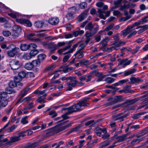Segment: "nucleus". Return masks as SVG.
I'll return each mask as SVG.
<instances>
[{"label": "nucleus", "instance_id": "nucleus-1", "mask_svg": "<svg viewBox=\"0 0 148 148\" xmlns=\"http://www.w3.org/2000/svg\"><path fill=\"white\" fill-rule=\"evenodd\" d=\"M88 105V103L84 101H81L66 109L68 110V114H71L77 111L82 110V107L86 106Z\"/></svg>", "mask_w": 148, "mask_h": 148}, {"label": "nucleus", "instance_id": "nucleus-2", "mask_svg": "<svg viewBox=\"0 0 148 148\" xmlns=\"http://www.w3.org/2000/svg\"><path fill=\"white\" fill-rule=\"evenodd\" d=\"M7 49H9L7 51V55L11 57H14L19 50V48L16 47L14 45H9L7 47Z\"/></svg>", "mask_w": 148, "mask_h": 148}, {"label": "nucleus", "instance_id": "nucleus-3", "mask_svg": "<svg viewBox=\"0 0 148 148\" xmlns=\"http://www.w3.org/2000/svg\"><path fill=\"white\" fill-rule=\"evenodd\" d=\"M75 77H73V78L70 80V82L66 83L67 89L66 90L71 91L72 90V88L75 87L78 83V81L75 79Z\"/></svg>", "mask_w": 148, "mask_h": 148}, {"label": "nucleus", "instance_id": "nucleus-4", "mask_svg": "<svg viewBox=\"0 0 148 148\" xmlns=\"http://www.w3.org/2000/svg\"><path fill=\"white\" fill-rule=\"evenodd\" d=\"M72 123H70L66 125H60L56 126L54 128V132L56 133H58L66 128L71 126Z\"/></svg>", "mask_w": 148, "mask_h": 148}, {"label": "nucleus", "instance_id": "nucleus-5", "mask_svg": "<svg viewBox=\"0 0 148 148\" xmlns=\"http://www.w3.org/2000/svg\"><path fill=\"white\" fill-rule=\"evenodd\" d=\"M9 65L12 69L16 70L20 67V64L18 61L13 59L10 62Z\"/></svg>", "mask_w": 148, "mask_h": 148}, {"label": "nucleus", "instance_id": "nucleus-6", "mask_svg": "<svg viewBox=\"0 0 148 148\" xmlns=\"http://www.w3.org/2000/svg\"><path fill=\"white\" fill-rule=\"evenodd\" d=\"M98 13H99V16L101 18L105 19L106 17L110 16V11H108L106 12L104 10L101 9H98Z\"/></svg>", "mask_w": 148, "mask_h": 148}, {"label": "nucleus", "instance_id": "nucleus-7", "mask_svg": "<svg viewBox=\"0 0 148 148\" xmlns=\"http://www.w3.org/2000/svg\"><path fill=\"white\" fill-rule=\"evenodd\" d=\"M3 94H0V109L5 107L8 104V101L4 97Z\"/></svg>", "mask_w": 148, "mask_h": 148}, {"label": "nucleus", "instance_id": "nucleus-8", "mask_svg": "<svg viewBox=\"0 0 148 148\" xmlns=\"http://www.w3.org/2000/svg\"><path fill=\"white\" fill-rule=\"evenodd\" d=\"M21 28L18 25H15L13 27L12 35L15 37L18 36L19 34L21 32Z\"/></svg>", "mask_w": 148, "mask_h": 148}, {"label": "nucleus", "instance_id": "nucleus-9", "mask_svg": "<svg viewBox=\"0 0 148 148\" xmlns=\"http://www.w3.org/2000/svg\"><path fill=\"white\" fill-rule=\"evenodd\" d=\"M112 101L109 103V105H112L115 103L123 101L122 96L119 95L115 96L114 98H112Z\"/></svg>", "mask_w": 148, "mask_h": 148}, {"label": "nucleus", "instance_id": "nucleus-10", "mask_svg": "<svg viewBox=\"0 0 148 148\" xmlns=\"http://www.w3.org/2000/svg\"><path fill=\"white\" fill-rule=\"evenodd\" d=\"M20 139L18 136H14L11 137L10 138V140L6 143V145L8 146H11L14 143L19 140Z\"/></svg>", "mask_w": 148, "mask_h": 148}, {"label": "nucleus", "instance_id": "nucleus-11", "mask_svg": "<svg viewBox=\"0 0 148 148\" xmlns=\"http://www.w3.org/2000/svg\"><path fill=\"white\" fill-rule=\"evenodd\" d=\"M130 27L128 26L126 29L121 32V35L123 37L125 36L128 33L132 31V29Z\"/></svg>", "mask_w": 148, "mask_h": 148}, {"label": "nucleus", "instance_id": "nucleus-12", "mask_svg": "<svg viewBox=\"0 0 148 148\" xmlns=\"http://www.w3.org/2000/svg\"><path fill=\"white\" fill-rule=\"evenodd\" d=\"M59 22V19L57 17L52 18L48 20L49 23L51 25H54L57 24Z\"/></svg>", "mask_w": 148, "mask_h": 148}, {"label": "nucleus", "instance_id": "nucleus-13", "mask_svg": "<svg viewBox=\"0 0 148 148\" xmlns=\"http://www.w3.org/2000/svg\"><path fill=\"white\" fill-rule=\"evenodd\" d=\"M139 28H140L141 29L138 31V34L142 33L146 30L148 28V25H145L143 26H139L137 27L136 29H138Z\"/></svg>", "mask_w": 148, "mask_h": 148}, {"label": "nucleus", "instance_id": "nucleus-14", "mask_svg": "<svg viewBox=\"0 0 148 148\" xmlns=\"http://www.w3.org/2000/svg\"><path fill=\"white\" fill-rule=\"evenodd\" d=\"M125 43H123L122 41H120L119 43H117L116 44L114 45L113 46L110 47V49L112 50H117L119 49V47L121 45L123 44V45Z\"/></svg>", "mask_w": 148, "mask_h": 148}, {"label": "nucleus", "instance_id": "nucleus-15", "mask_svg": "<svg viewBox=\"0 0 148 148\" xmlns=\"http://www.w3.org/2000/svg\"><path fill=\"white\" fill-rule=\"evenodd\" d=\"M45 90L39 91L36 90L34 92V93L35 94H38L41 96L46 97L47 95L46 93H45Z\"/></svg>", "mask_w": 148, "mask_h": 148}, {"label": "nucleus", "instance_id": "nucleus-16", "mask_svg": "<svg viewBox=\"0 0 148 148\" xmlns=\"http://www.w3.org/2000/svg\"><path fill=\"white\" fill-rule=\"evenodd\" d=\"M131 62V60H122L120 62L121 64L122 65L123 67H124L127 65H128Z\"/></svg>", "mask_w": 148, "mask_h": 148}, {"label": "nucleus", "instance_id": "nucleus-17", "mask_svg": "<svg viewBox=\"0 0 148 148\" xmlns=\"http://www.w3.org/2000/svg\"><path fill=\"white\" fill-rule=\"evenodd\" d=\"M130 80L132 83H139V82L143 81V80L139 78H136L135 77H131Z\"/></svg>", "mask_w": 148, "mask_h": 148}, {"label": "nucleus", "instance_id": "nucleus-18", "mask_svg": "<svg viewBox=\"0 0 148 148\" xmlns=\"http://www.w3.org/2000/svg\"><path fill=\"white\" fill-rule=\"evenodd\" d=\"M20 48L21 50L23 51H25L29 49V44H21Z\"/></svg>", "mask_w": 148, "mask_h": 148}, {"label": "nucleus", "instance_id": "nucleus-19", "mask_svg": "<svg viewBox=\"0 0 148 148\" xmlns=\"http://www.w3.org/2000/svg\"><path fill=\"white\" fill-rule=\"evenodd\" d=\"M74 55L75 56H77V58L79 59L82 57L84 56V54L83 52L82 51L81 49H79L77 51Z\"/></svg>", "mask_w": 148, "mask_h": 148}, {"label": "nucleus", "instance_id": "nucleus-20", "mask_svg": "<svg viewBox=\"0 0 148 148\" xmlns=\"http://www.w3.org/2000/svg\"><path fill=\"white\" fill-rule=\"evenodd\" d=\"M71 46V45H69L63 49H59L58 50L57 52L60 54H62L63 52L69 48Z\"/></svg>", "mask_w": 148, "mask_h": 148}, {"label": "nucleus", "instance_id": "nucleus-21", "mask_svg": "<svg viewBox=\"0 0 148 148\" xmlns=\"http://www.w3.org/2000/svg\"><path fill=\"white\" fill-rule=\"evenodd\" d=\"M8 14L13 18H16L20 16V14L17 12H13L11 13H9Z\"/></svg>", "mask_w": 148, "mask_h": 148}, {"label": "nucleus", "instance_id": "nucleus-22", "mask_svg": "<svg viewBox=\"0 0 148 148\" xmlns=\"http://www.w3.org/2000/svg\"><path fill=\"white\" fill-rule=\"evenodd\" d=\"M32 62L34 68L39 66L40 64V61L38 59L33 60Z\"/></svg>", "mask_w": 148, "mask_h": 148}, {"label": "nucleus", "instance_id": "nucleus-23", "mask_svg": "<svg viewBox=\"0 0 148 148\" xmlns=\"http://www.w3.org/2000/svg\"><path fill=\"white\" fill-rule=\"evenodd\" d=\"M38 144L37 143L35 142L33 143L28 144L25 148H34L36 147Z\"/></svg>", "mask_w": 148, "mask_h": 148}, {"label": "nucleus", "instance_id": "nucleus-24", "mask_svg": "<svg viewBox=\"0 0 148 148\" xmlns=\"http://www.w3.org/2000/svg\"><path fill=\"white\" fill-rule=\"evenodd\" d=\"M22 58L25 60H28L31 59V57L29 53H25L22 56Z\"/></svg>", "mask_w": 148, "mask_h": 148}, {"label": "nucleus", "instance_id": "nucleus-25", "mask_svg": "<svg viewBox=\"0 0 148 148\" xmlns=\"http://www.w3.org/2000/svg\"><path fill=\"white\" fill-rule=\"evenodd\" d=\"M38 53V50L37 49H34L31 50L29 52L31 57L36 56Z\"/></svg>", "mask_w": 148, "mask_h": 148}, {"label": "nucleus", "instance_id": "nucleus-26", "mask_svg": "<svg viewBox=\"0 0 148 148\" xmlns=\"http://www.w3.org/2000/svg\"><path fill=\"white\" fill-rule=\"evenodd\" d=\"M115 79L111 77H108L105 79L104 81L108 84H111L114 82Z\"/></svg>", "mask_w": 148, "mask_h": 148}, {"label": "nucleus", "instance_id": "nucleus-27", "mask_svg": "<svg viewBox=\"0 0 148 148\" xmlns=\"http://www.w3.org/2000/svg\"><path fill=\"white\" fill-rule=\"evenodd\" d=\"M25 68L26 69L31 70L34 68L32 62L27 63L25 66Z\"/></svg>", "mask_w": 148, "mask_h": 148}, {"label": "nucleus", "instance_id": "nucleus-28", "mask_svg": "<svg viewBox=\"0 0 148 148\" xmlns=\"http://www.w3.org/2000/svg\"><path fill=\"white\" fill-rule=\"evenodd\" d=\"M46 57V55L44 54H41L38 55V60L40 61V62H42L45 59Z\"/></svg>", "mask_w": 148, "mask_h": 148}, {"label": "nucleus", "instance_id": "nucleus-29", "mask_svg": "<svg viewBox=\"0 0 148 148\" xmlns=\"http://www.w3.org/2000/svg\"><path fill=\"white\" fill-rule=\"evenodd\" d=\"M125 0H117L114 2L115 8L118 7L119 5H120L122 2L125 3Z\"/></svg>", "mask_w": 148, "mask_h": 148}, {"label": "nucleus", "instance_id": "nucleus-30", "mask_svg": "<svg viewBox=\"0 0 148 148\" xmlns=\"http://www.w3.org/2000/svg\"><path fill=\"white\" fill-rule=\"evenodd\" d=\"M28 90V89H24L21 91L19 95L21 97V98L24 97L27 94Z\"/></svg>", "mask_w": 148, "mask_h": 148}, {"label": "nucleus", "instance_id": "nucleus-31", "mask_svg": "<svg viewBox=\"0 0 148 148\" xmlns=\"http://www.w3.org/2000/svg\"><path fill=\"white\" fill-rule=\"evenodd\" d=\"M94 28L93 25L90 23H89L86 26L85 29L86 30H91Z\"/></svg>", "mask_w": 148, "mask_h": 148}, {"label": "nucleus", "instance_id": "nucleus-32", "mask_svg": "<svg viewBox=\"0 0 148 148\" xmlns=\"http://www.w3.org/2000/svg\"><path fill=\"white\" fill-rule=\"evenodd\" d=\"M3 135H0V146L2 145V144L3 142H5L8 141V140L7 138H3Z\"/></svg>", "mask_w": 148, "mask_h": 148}, {"label": "nucleus", "instance_id": "nucleus-33", "mask_svg": "<svg viewBox=\"0 0 148 148\" xmlns=\"http://www.w3.org/2000/svg\"><path fill=\"white\" fill-rule=\"evenodd\" d=\"M80 127H76L75 128L69 131L66 133V135H68L73 132L77 131L79 129Z\"/></svg>", "mask_w": 148, "mask_h": 148}, {"label": "nucleus", "instance_id": "nucleus-34", "mask_svg": "<svg viewBox=\"0 0 148 148\" xmlns=\"http://www.w3.org/2000/svg\"><path fill=\"white\" fill-rule=\"evenodd\" d=\"M109 141H105L102 143H101L99 146L101 147V148H103L108 146L109 144Z\"/></svg>", "mask_w": 148, "mask_h": 148}, {"label": "nucleus", "instance_id": "nucleus-35", "mask_svg": "<svg viewBox=\"0 0 148 148\" xmlns=\"http://www.w3.org/2000/svg\"><path fill=\"white\" fill-rule=\"evenodd\" d=\"M124 3H125L123 5H121L120 7L119 10H120L122 11L129 8V5L126 4L125 2Z\"/></svg>", "mask_w": 148, "mask_h": 148}, {"label": "nucleus", "instance_id": "nucleus-36", "mask_svg": "<svg viewBox=\"0 0 148 148\" xmlns=\"http://www.w3.org/2000/svg\"><path fill=\"white\" fill-rule=\"evenodd\" d=\"M17 85V84L14 81H11L9 83V87L12 88L15 87Z\"/></svg>", "mask_w": 148, "mask_h": 148}, {"label": "nucleus", "instance_id": "nucleus-37", "mask_svg": "<svg viewBox=\"0 0 148 148\" xmlns=\"http://www.w3.org/2000/svg\"><path fill=\"white\" fill-rule=\"evenodd\" d=\"M60 71L59 70H58L56 71H55L53 73H55L54 76L51 79V80H53L54 79H56L59 76V74L58 73H57L58 72Z\"/></svg>", "mask_w": 148, "mask_h": 148}, {"label": "nucleus", "instance_id": "nucleus-38", "mask_svg": "<svg viewBox=\"0 0 148 148\" xmlns=\"http://www.w3.org/2000/svg\"><path fill=\"white\" fill-rule=\"evenodd\" d=\"M23 24L29 27H31L32 25L31 22L29 20L26 19H25Z\"/></svg>", "mask_w": 148, "mask_h": 148}, {"label": "nucleus", "instance_id": "nucleus-39", "mask_svg": "<svg viewBox=\"0 0 148 148\" xmlns=\"http://www.w3.org/2000/svg\"><path fill=\"white\" fill-rule=\"evenodd\" d=\"M49 114V115L51 116V117L52 118L55 117L57 115V114L56 112V111L53 110L51 111L50 112Z\"/></svg>", "mask_w": 148, "mask_h": 148}, {"label": "nucleus", "instance_id": "nucleus-40", "mask_svg": "<svg viewBox=\"0 0 148 148\" xmlns=\"http://www.w3.org/2000/svg\"><path fill=\"white\" fill-rule=\"evenodd\" d=\"M127 135L126 134H124V135L119 136V140L117 141V143L120 142H121L124 140L125 139L127 138Z\"/></svg>", "mask_w": 148, "mask_h": 148}, {"label": "nucleus", "instance_id": "nucleus-41", "mask_svg": "<svg viewBox=\"0 0 148 148\" xmlns=\"http://www.w3.org/2000/svg\"><path fill=\"white\" fill-rule=\"evenodd\" d=\"M26 75L25 72L23 71H21L19 72L18 74V76L21 78L25 77L26 76Z\"/></svg>", "mask_w": 148, "mask_h": 148}, {"label": "nucleus", "instance_id": "nucleus-42", "mask_svg": "<svg viewBox=\"0 0 148 148\" xmlns=\"http://www.w3.org/2000/svg\"><path fill=\"white\" fill-rule=\"evenodd\" d=\"M114 24H111L107 27L103 31H101L100 32H103L104 31H108L111 29L113 27Z\"/></svg>", "mask_w": 148, "mask_h": 148}, {"label": "nucleus", "instance_id": "nucleus-43", "mask_svg": "<svg viewBox=\"0 0 148 148\" xmlns=\"http://www.w3.org/2000/svg\"><path fill=\"white\" fill-rule=\"evenodd\" d=\"M45 98H42L40 97H38L36 100L39 103H45L46 102V101L45 100Z\"/></svg>", "mask_w": 148, "mask_h": 148}, {"label": "nucleus", "instance_id": "nucleus-44", "mask_svg": "<svg viewBox=\"0 0 148 148\" xmlns=\"http://www.w3.org/2000/svg\"><path fill=\"white\" fill-rule=\"evenodd\" d=\"M141 21H140V20L138 22H135L133 25H132L131 26H130V27H131L130 28L132 29L134 26H138L140 25V24H142L141 23Z\"/></svg>", "mask_w": 148, "mask_h": 148}, {"label": "nucleus", "instance_id": "nucleus-45", "mask_svg": "<svg viewBox=\"0 0 148 148\" xmlns=\"http://www.w3.org/2000/svg\"><path fill=\"white\" fill-rule=\"evenodd\" d=\"M71 55L70 54H69L68 55L65 56L63 59V61L64 62H65L67 61L71 57Z\"/></svg>", "mask_w": 148, "mask_h": 148}, {"label": "nucleus", "instance_id": "nucleus-46", "mask_svg": "<svg viewBox=\"0 0 148 148\" xmlns=\"http://www.w3.org/2000/svg\"><path fill=\"white\" fill-rule=\"evenodd\" d=\"M27 118V116H25L23 118L21 121V122L23 124H26L28 123V121L26 120Z\"/></svg>", "mask_w": 148, "mask_h": 148}, {"label": "nucleus", "instance_id": "nucleus-47", "mask_svg": "<svg viewBox=\"0 0 148 148\" xmlns=\"http://www.w3.org/2000/svg\"><path fill=\"white\" fill-rule=\"evenodd\" d=\"M35 25L37 27L40 28L42 26V24L41 22L38 21L35 23Z\"/></svg>", "mask_w": 148, "mask_h": 148}, {"label": "nucleus", "instance_id": "nucleus-48", "mask_svg": "<svg viewBox=\"0 0 148 148\" xmlns=\"http://www.w3.org/2000/svg\"><path fill=\"white\" fill-rule=\"evenodd\" d=\"M68 114V111L66 112L65 114L62 115L61 116L63 118V119L65 120L69 118V117L68 116V114Z\"/></svg>", "mask_w": 148, "mask_h": 148}, {"label": "nucleus", "instance_id": "nucleus-49", "mask_svg": "<svg viewBox=\"0 0 148 148\" xmlns=\"http://www.w3.org/2000/svg\"><path fill=\"white\" fill-rule=\"evenodd\" d=\"M3 35L5 36H8L11 35V33L8 31H4L3 32Z\"/></svg>", "mask_w": 148, "mask_h": 148}, {"label": "nucleus", "instance_id": "nucleus-50", "mask_svg": "<svg viewBox=\"0 0 148 148\" xmlns=\"http://www.w3.org/2000/svg\"><path fill=\"white\" fill-rule=\"evenodd\" d=\"M78 43H76L73 46V48L69 50V52L71 53L73 52L75 49V48L77 47Z\"/></svg>", "mask_w": 148, "mask_h": 148}, {"label": "nucleus", "instance_id": "nucleus-51", "mask_svg": "<svg viewBox=\"0 0 148 148\" xmlns=\"http://www.w3.org/2000/svg\"><path fill=\"white\" fill-rule=\"evenodd\" d=\"M73 13L69 12L66 15V17L68 19H71L73 17Z\"/></svg>", "mask_w": 148, "mask_h": 148}, {"label": "nucleus", "instance_id": "nucleus-52", "mask_svg": "<svg viewBox=\"0 0 148 148\" xmlns=\"http://www.w3.org/2000/svg\"><path fill=\"white\" fill-rule=\"evenodd\" d=\"M73 77H62L61 78V79L62 81H67L68 80H70L72 78H73Z\"/></svg>", "mask_w": 148, "mask_h": 148}, {"label": "nucleus", "instance_id": "nucleus-53", "mask_svg": "<svg viewBox=\"0 0 148 148\" xmlns=\"http://www.w3.org/2000/svg\"><path fill=\"white\" fill-rule=\"evenodd\" d=\"M142 140L141 139L137 138L133 140L131 142V144L132 145H134V143L136 142L138 143Z\"/></svg>", "mask_w": 148, "mask_h": 148}, {"label": "nucleus", "instance_id": "nucleus-54", "mask_svg": "<svg viewBox=\"0 0 148 148\" xmlns=\"http://www.w3.org/2000/svg\"><path fill=\"white\" fill-rule=\"evenodd\" d=\"M16 128V126L14 125H13L8 128V132H12L13 130L15 129Z\"/></svg>", "mask_w": 148, "mask_h": 148}, {"label": "nucleus", "instance_id": "nucleus-55", "mask_svg": "<svg viewBox=\"0 0 148 148\" xmlns=\"http://www.w3.org/2000/svg\"><path fill=\"white\" fill-rule=\"evenodd\" d=\"M88 62V60H82L81 61H80L79 62V64H80V65H85Z\"/></svg>", "mask_w": 148, "mask_h": 148}, {"label": "nucleus", "instance_id": "nucleus-56", "mask_svg": "<svg viewBox=\"0 0 148 148\" xmlns=\"http://www.w3.org/2000/svg\"><path fill=\"white\" fill-rule=\"evenodd\" d=\"M25 20L24 19H16V21L18 23L23 24Z\"/></svg>", "mask_w": 148, "mask_h": 148}, {"label": "nucleus", "instance_id": "nucleus-57", "mask_svg": "<svg viewBox=\"0 0 148 148\" xmlns=\"http://www.w3.org/2000/svg\"><path fill=\"white\" fill-rule=\"evenodd\" d=\"M148 132V127L146 128L142 131L141 132V134L142 135H143L146 134Z\"/></svg>", "mask_w": 148, "mask_h": 148}, {"label": "nucleus", "instance_id": "nucleus-58", "mask_svg": "<svg viewBox=\"0 0 148 148\" xmlns=\"http://www.w3.org/2000/svg\"><path fill=\"white\" fill-rule=\"evenodd\" d=\"M76 8L75 7H73L71 8H70L69 9V11L71 13H73V14L76 11Z\"/></svg>", "mask_w": 148, "mask_h": 148}, {"label": "nucleus", "instance_id": "nucleus-59", "mask_svg": "<svg viewBox=\"0 0 148 148\" xmlns=\"http://www.w3.org/2000/svg\"><path fill=\"white\" fill-rule=\"evenodd\" d=\"M87 4L85 2H82L79 5L80 7L82 9L84 8L86 6Z\"/></svg>", "mask_w": 148, "mask_h": 148}, {"label": "nucleus", "instance_id": "nucleus-60", "mask_svg": "<svg viewBox=\"0 0 148 148\" xmlns=\"http://www.w3.org/2000/svg\"><path fill=\"white\" fill-rule=\"evenodd\" d=\"M6 92L7 94H11L13 92V89L12 88L10 87V88H8L6 90Z\"/></svg>", "mask_w": 148, "mask_h": 148}, {"label": "nucleus", "instance_id": "nucleus-61", "mask_svg": "<svg viewBox=\"0 0 148 148\" xmlns=\"http://www.w3.org/2000/svg\"><path fill=\"white\" fill-rule=\"evenodd\" d=\"M139 125H136L132 126L130 127V129L132 130H135L139 128Z\"/></svg>", "mask_w": 148, "mask_h": 148}, {"label": "nucleus", "instance_id": "nucleus-62", "mask_svg": "<svg viewBox=\"0 0 148 148\" xmlns=\"http://www.w3.org/2000/svg\"><path fill=\"white\" fill-rule=\"evenodd\" d=\"M110 135L109 134H103L101 136L102 138L103 139H108L110 137Z\"/></svg>", "mask_w": 148, "mask_h": 148}, {"label": "nucleus", "instance_id": "nucleus-63", "mask_svg": "<svg viewBox=\"0 0 148 148\" xmlns=\"http://www.w3.org/2000/svg\"><path fill=\"white\" fill-rule=\"evenodd\" d=\"M94 123V121L93 120H90L87 121L85 123V125L86 126L90 124L93 125Z\"/></svg>", "mask_w": 148, "mask_h": 148}, {"label": "nucleus", "instance_id": "nucleus-64", "mask_svg": "<svg viewBox=\"0 0 148 148\" xmlns=\"http://www.w3.org/2000/svg\"><path fill=\"white\" fill-rule=\"evenodd\" d=\"M55 67L54 65H52L47 68L46 69L48 71H51L53 70Z\"/></svg>", "mask_w": 148, "mask_h": 148}]
</instances>
